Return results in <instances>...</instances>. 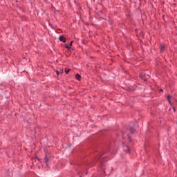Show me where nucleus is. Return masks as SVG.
Instances as JSON below:
<instances>
[{"mask_svg":"<svg viewBox=\"0 0 177 177\" xmlns=\"http://www.w3.org/2000/svg\"><path fill=\"white\" fill-rule=\"evenodd\" d=\"M163 91V90H162V88H161L160 90V92H162Z\"/></svg>","mask_w":177,"mask_h":177,"instance_id":"ddd939ff","label":"nucleus"},{"mask_svg":"<svg viewBox=\"0 0 177 177\" xmlns=\"http://www.w3.org/2000/svg\"><path fill=\"white\" fill-rule=\"evenodd\" d=\"M56 73H57V75H59V74H60L59 71H56Z\"/></svg>","mask_w":177,"mask_h":177,"instance_id":"9b49d317","label":"nucleus"},{"mask_svg":"<svg viewBox=\"0 0 177 177\" xmlns=\"http://www.w3.org/2000/svg\"><path fill=\"white\" fill-rule=\"evenodd\" d=\"M65 73L66 74H68V73H70V69L65 68Z\"/></svg>","mask_w":177,"mask_h":177,"instance_id":"0eeeda50","label":"nucleus"},{"mask_svg":"<svg viewBox=\"0 0 177 177\" xmlns=\"http://www.w3.org/2000/svg\"><path fill=\"white\" fill-rule=\"evenodd\" d=\"M75 78L77 80V81H80V80H81V75L80 74H76Z\"/></svg>","mask_w":177,"mask_h":177,"instance_id":"f03ea898","label":"nucleus"},{"mask_svg":"<svg viewBox=\"0 0 177 177\" xmlns=\"http://www.w3.org/2000/svg\"><path fill=\"white\" fill-rule=\"evenodd\" d=\"M124 150L125 151H129V147H128L127 146H125V147H124Z\"/></svg>","mask_w":177,"mask_h":177,"instance_id":"20e7f679","label":"nucleus"},{"mask_svg":"<svg viewBox=\"0 0 177 177\" xmlns=\"http://www.w3.org/2000/svg\"><path fill=\"white\" fill-rule=\"evenodd\" d=\"M135 129H133V127H130V131L131 132V133H133Z\"/></svg>","mask_w":177,"mask_h":177,"instance_id":"6e6552de","label":"nucleus"},{"mask_svg":"<svg viewBox=\"0 0 177 177\" xmlns=\"http://www.w3.org/2000/svg\"><path fill=\"white\" fill-rule=\"evenodd\" d=\"M63 73H64V71L63 69H60L59 70V73L63 74Z\"/></svg>","mask_w":177,"mask_h":177,"instance_id":"9d476101","label":"nucleus"},{"mask_svg":"<svg viewBox=\"0 0 177 177\" xmlns=\"http://www.w3.org/2000/svg\"><path fill=\"white\" fill-rule=\"evenodd\" d=\"M59 39L62 42H64V43L66 42V38L64 37V36H59Z\"/></svg>","mask_w":177,"mask_h":177,"instance_id":"f257e3e1","label":"nucleus"},{"mask_svg":"<svg viewBox=\"0 0 177 177\" xmlns=\"http://www.w3.org/2000/svg\"><path fill=\"white\" fill-rule=\"evenodd\" d=\"M72 45H73V41L71 42L70 46H72Z\"/></svg>","mask_w":177,"mask_h":177,"instance_id":"f8f14e48","label":"nucleus"},{"mask_svg":"<svg viewBox=\"0 0 177 177\" xmlns=\"http://www.w3.org/2000/svg\"><path fill=\"white\" fill-rule=\"evenodd\" d=\"M167 100L169 103L171 104V95H167Z\"/></svg>","mask_w":177,"mask_h":177,"instance_id":"423d86ee","label":"nucleus"},{"mask_svg":"<svg viewBox=\"0 0 177 177\" xmlns=\"http://www.w3.org/2000/svg\"><path fill=\"white\" fill-rule=\"evenodd\" d=\"M165 50V46L164 45H162L160 46V52H164Z\"/></svg>","mask_w":177,"mask_h":177,"instance_id":"7ed1b4c3","label":"nucleus"},{"mask_svg":"<svg viewBox=\"0 0 177 177\" xmlns=\"http://www.w3.org/2000/svg\"><path fill=\"white\" fill-rule=\"evenodd\" d=\"M65 46H66V49H68V50H70L71 49V46L65 44Z\"/></svg>","mask_w":177,"mask_h":177,"instance_id":"39448f33","label":"nucleus"},{"mask_svg":"<svg viewBox=\"0 0 177 177\" xmlns=\"http://www.w3.org/2000/svg\"><path fill=\"white\" fill-rule=\"evenodd\" d=\"M45 161H46V163L48 164V162L49 161V158L48 157H46L45 158Z\"/></svg>","mask_w":177,"mask_h":177,"instance_id":"1a4fd4ad","label":"nucleus"}]
</instances>
